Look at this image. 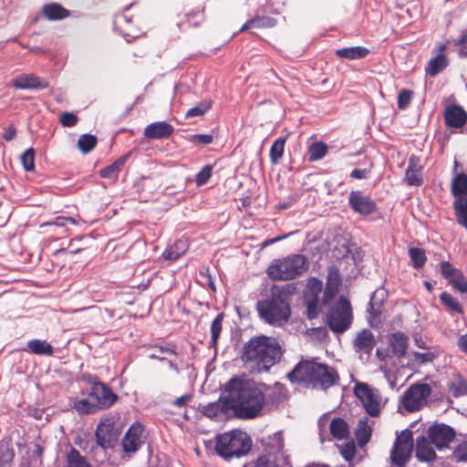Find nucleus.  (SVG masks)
<instances>
[{"mask_svg": "<svg viewBox=\"0 0 467 467\" xmlns=\"http://www.w3.org/2000/svg\"><path fill=\"white\" fill-rule=\"evenodd\" d=\"M265 385L253 380L234 377L225 385L224 403L242 419H254L262 411L268 400L275 402L274 397Z\"/></svg>", "mask_w": 467, "mask_h": 467, "instance_id": "f257e3e1", "label": "nucleus"}, {"mask_svg": "<svg viewBox=\"0 0 467 467\" xmlns=\"http://www.w3.org/2000/svg\"><path fill=\"white\" fill-rule=\"evenodd\" d=\"M282 357L281 346L274 337L261 336L244 346L242 359L252 371H266Z\"/></svg>", "mask_w": 467, "mask_h": 467, "instance_id": "f03ea898", "label": "nucleus"}, {"mask_svg": "<svg viewBox=\"0 0 467 467\" xmlns=\"http://www.w3.org/2000/svg\"><path fill=\"white\" fill-rule=\"evenodd\" d=\"M291 382H302L314 389H327L339 380L337 370L314 359L301 360L287 374Z\"/></svg>", "mask_w": 467, "mask_h": 467, "instance_id": "7ed1b4c3", "label": "nucleus"}, {"mask_svg": "<svg viewBox=\"0 0 467 467\" xmlns=\"http://www.w3.org/2000/svg\"><path fill=\"white\" fill-rule=\"evenodd\" d=\"M290 296L285 287L275 285L270 295L256 304L262 320L273 327H282L290 318Z\"/></svg>", "mask_w": 467, "mask_h": 467, "instance_id": "20e7f679", "label": "nucleus"}, {"mask_svg": "<svg viewBox=\"0 0 467 467\" xmlns=\"http://www.w3.org/2000/svg\"><path fill=\"white\" fill-rule=\"evenodd\" d=\"M265 455L247 462L244 467H293L290 456L284 450V437L278 431L267 437L265 442Z\"/></svg>", "mask_w": 467, "mask_h": 467, "instance_id": "39448f33", "label": "nucleus"}, {"mask_svg": "<svg viewBox=\"0 0 467 467\" xmlns=\"http://www.w3.org/2000/svg\"><path fill=\"white\" fill-rule=\"evenodd\" d=\"M250 437L240 430H234L216 436L215 451L224 460L239 458L251 451Z\"/></svg>", "mask_w": 467, "mask_h": 467, "instance_id": "423d86ee", "label": "nucleus"}, {"mask_svg": "<svg viewBox=\"0 0 467 467\" xmlns=\"http://www.w3.org/2000/svg\"><path fill=\"white\" fill-rule=\"evenodd\" d=\"M307 270L305 255L291 254L282 259H276L267 268V275L273 280H292L303 275Z\"/></svg>", "mask_w": 467, "mask_h": 467, "instance_id": "0eeeda50", "label": "nucleus"}, {"mask_svg": "<svg viewBox=\"0 0 467 467\" xmlns=\"http://www.w3.org/2000/svg\"><path fill=\"white\" fill-rule=\"evenodd\" d=\"M96 444L90 448V454L98 462H103L106 451L113 447L118 439V432L112 419L107 418L98 424L96 432Z\"/></svg>", "mask_w": 467, "mask_h": 467, "instance_id": "6e6552de", "label": "nucleus"}, {"mask_svg": "<svg viewBox=\"0 0 467 467\" xmlns=\"http://www.w3.org/2000/svg\"><path fill=\"white\" fill-rule=\"evenodd\" d=\"M353 319L350 302L344 296H340L327 311V324L331 331L342 334L347 331Z\"/></svg>", "mask_w": 467, "mask_h": 467, "instance_id": "1a4fd4ad", "label": "nucleus"}, {"mask_svg": "<svg viewBox=\"0 0 467 467\" xmlns=\"http://www.w3.org/2000/svg\"><path fill=\"white\" fill-rule=\"evenodd\" d=\"M431 393V389L429 384L415 383L402 395L399 409L407 412L417 411L427 403Z\"/></svg>", "mask_w": 467, "mask_h": 467, "instance_id": "9d476101", "label": "nucleus"}, {"mask_svg": "<svg viewBox=\"0 0 467 467\" xmlns=\"http://www.w3.org/2000/svg\"><path fill=\"white\" fill-rule=\"evenodd\" d=\"M413 447L412 432L409 430L397 435L390 451L391 462L398 467H403L410 458Z\"/></svg>", "mask_w": 467, "mask_h": 467, "instance_id": "9b49d317", "label": "nucleus"}, {"mask_svg": "<svg viewBox=\"0 0 467 467\" xmlns=\"http://www.w3.org/2000/svg\"><path fill=\"white\" fill-rule=\"evenodd\" d=\"M355 395L362 402L367 413L376 417L380 411V400L379 393L368 388L366 383H358L355 387Z\"/></svg>", "mask_w": 467, "mask_h": 467, "instance_id": "f8f14e48", "label": "nucleus"}, {"mask_svg": "<svg viewBox=\"0 0 467 467\" xmlns=\"http://www.w3.org/2000/svg\"><path fill=\"white\" fill-rule=\"evenodd\" d=\"M428 437L437 449L447 448L455 437L454 430L443 423L434 424L428 430Z\"/></svg>", "mask_w": 467, "mask_h": 467, "instance_id": "ddd939ff", "label": "nucleus"}, {"mask_svg": "<svg viewBox=\"0 0 467 467\" xmlns=\"http://www.w3.org/2000/svg\"><path fill=\"white\" fill-rule=\"evenodd\" d=\"M348 204L352 210L361 215H369L376 212L377 203L368 195L361 191H351L348 196Z\"/></svg>", "mask_w": 467, "mask_h": 467, "instance_id": "4468645a", "label": "nucleus"}, {"mask_svg": "<svg viewBox=\"0 0 467 467\" xmlns=\"http://www.w3.org/2000/svg\"><path fill=\"white\" fill-rule=\"evenodd\" d=\"M90 394L99 410L109 408L118 399L117 395L106 384L99 381L92 384Z\"/></svg>", "mask_w": 467, "mask_h": 467, "instance_id": "2eb2a0df", "label": "nucleus"}, {"mask_svg": "<svg viewBox=\"0 0 467 467\" xmlns=\"http://www.w3.org/2000/svg\"><path fill=\"white\" fill-rule=\"evenodd\" d=\"M143 428L140 423L132 424L122 439L123 451L128 453L136 452L142 444Z\"/></svg>", "mask_w": 467, "mask_h": 467, "instance_id": "dca6fc26", "label": "nucleus"}, {"mask_svg": "<svg viewBox=\"0 0 467 467\" xmlns=\"http://www.w3.org/2000/svg\"><path fill=\"white\" fill-rule=\"evenodd\" d=\"M441 271L442 275L455 289L462 294L467 293V280L460 270L454 268L448 262H442L441 264Z\"/></svg>", "mask_w": 467, "mask_h": 467, "instance_id": "f3484780", "label": "nucleus"}, {"mask_svg": "<svg viewBox=\"0 0 467 467\" xmlns=\"http://www.w3.org/2000/svg\"><path fill=\"white\" fill-rule=\"evenodd\" d=\"M12 86L17 89H44L48 87L47 81L34 74H24L16 77L12 80Z\"/></svg>", "mask_w": 467, "mask_h": 467, "instance_id": "a211bd4d", "label": "nucleus"}, {"mask_svg": "<svg viewBox=\"0 0 467 467\" xmlns=\"http://www.w3.org/2000/svg\"><path fill=\"white\" fill-rule=\"evenodd\" d=\"M375 345V337L368 329H362L359 331L353 341V348L355 351L367 355L371 354Z\"/></svg>", "mask_w": 467, "mask_h": 467, "instance_id": "6ab92c4d", "label": "nucleus"}, {"mask_svg": "<svg viewBox=\"0 0 467 467\" xmlns=\"http://www.w3.org/2000/svg\"><path fill=\"white\" fill-rule=\"evenodd\" d=\"M173 131V127L168 122L157 121L145 128L144 137L150 140H161L170 137Z\"/></svg>", "mask_w": 467, "mask_h": 467, "instance_id": "aec40b11", "label": "nucleus"}, {"mask_svg": "<svg viewBox=\"0 0 467 467\" xmlns=\"http://www.w3.org/2000/svg\"><path fill=\"white\" fill-rule=\"evenodd\" d=\"M444 119L448 126L461 128L465 124L467 115L462 108L453 105L446 109Z\"/></svg>", "mask_w": 467, "mask_h": 467, "instance_id": "412c9836", "label": "nucleus"}, {"mask_svg": "<svg viewBox=\"0 0 467 467\" xmlns=\"http://www.w3.org/2000/svg\"><path fill=\"white\" fill-rule=\"evenodd\" d=\"M340 285V277L336 269H330L327 275V280L324 290V304H328L330 300L337 294Z\"/></svg>", "mask_w": 467, "mask_h": 467, "instance_id": "4be33fe9", "label": "nucleus"}, {"mask_svg": "<svg viewBox=\"0 0 467 467\" xmlns=\"http://www.w3.org/2000/svg\"><path fill=\"white\" fill-rule=\"evenodd\" d=\"M431 443L424 436L417 439L416 456L420 461L431 462L436 458V453Z\"/></svg>", "mask_w": 467, "mask_h": 467, "instance_id": "5701e85b", "label": "nucleus"}, {"mask_svg": "<svg viewBox=\"0 0 467 467\" xmlns=\"http://www.w3.org/2000/svg\"><path fill=\"white\" fill-rule=\"evenodd\" d=\"M389 343L395 356L400 358L406 355L408 348V337L404 334L400 332L392 334L389 337Z\"/></svg>", "mask_w": 467, "mask_h": 467, "instance_id": "b1692460", "label": "nucleus"}, {"mask_svg": "<svg viewBox=\"0 0 467 467\" xmlns=\"http://www.w3.org/2000/svg\"><path fill=\"white\" fill-rule=\"evenodd\" d=\"M335 54L340 58L355 60L366 57L369 49L364 47H348L337 49Z\"/></svg>", "mask_w": 467, "mask_h": 467, "instance_id": "393cba45", "label": "nucleus"}, {"mask_svg": "<svg viewBox=\"0 0 467 467\" xmlns=\"http://www.w3.org/2000/svg\"><path fill=\"white\" fill-rule=\"evenodd\" d=\"M42 13L49 20H61L69 16V11L57 3L45 5Z\"/></svg>", "mask_w": 467, "mask_h": 467, "instance_id": "a878e982", "label": "nucleus"}, {"mask_svg": "<svg viewBox=\"0 0 467 467\" xmlns=\"http://www.w3.org/2000/svg\"><path fill=\"white\" fill-rule=\"evenodd\" d=\"M276 26L275 18L269 16H255L246 21L240 29L270 28Z\"/></svg>", "mask_w": 467, "mask_h": 467, "instance_id": "bb28decb", "label": "nucleus"}, {"mask_svg": "<svg viewBox=\"0 0 467 467\" xmlns=\"http://www.w3.org/2000/svg\"><path fill=\"white\" fill-rule=\"evenodd\" d=\"M330 434L338 441L347 439L349 435V428L347 421L341 418H335L329 423Z\"/></svg>", "mask_w": 467, "mask_h": 467, "instance_id": "cd10ccee", "label": "nucleus"}, {"mask_svg": "<svg viewBox=\"0 0 467 467\" xmlns=\"http://www.w3.org/2000/svg\"><path fill=\"white\" fill-rule=\"evenodd\" d=\"M26 350L36 355L52 356L53 347L46 340L32 339L27 342Z\"/></svg>", "mask_w": 467, "mask_h": 467, "instance_id": "c85d7f7f", "label": "nucleus"}, {"mask_svg": "<svg viewBox=\"0 0 467 467\" xmlns=\"http://www.w3.org/2000/svg\"><path fill=\"white\" fill-rule=\"evenodd\" d=\"M71 404L80 414H91L99 410L98 406L94 402V399H91L90 392L86 399L75 400Z\"/></svg>", "mask_w": 467, "mask_h": 467, "instance_id": "c756f323", "label": "nucleus"}, {"mask_svg": "<svg viewBox=\"0 0 467 467\" xmlns=\"http://www.w3.org/2000/svg\"><path fill=\"white\" fill-rule=\"evenodd\" d=\"M128 159V155L121 156L117 161H115L112 164L101 169L99 171V175L101 178L108 179H116L123 168L126 161Z\"/></svg>", "mask_w": 467, "mask_h": 467, "instance_id": "7c9ffc66", "label": "nucleus"}, {"mask_svg": "<svg viewBox=\"0 0 467 467\" xmlns=\"http://www.w3.org/2000/svg\"><path fill=\"white\" fill-rule=\"evenodd\" d=\"M188 248V244L186 240H177L171 246L167 248L162 255L167 260L174 261L178 259L182 254H183Z\"/></svg>", "mask_w": 467, "mask_h": 467, "instance_id": "2f4dec72", "label": "nucleus"}, {"mask_svg": "<svg viewBox=\"0 0 467 467\" xmlns=\"http://www.w3.org/2000/svg\"><path fill=\"white\" fill-rule=\"evenodd\" d=\"M448 388L454 398L467 395V380L460 375H455L450 380Z\"/></svg>", "mask_w": 467, "mask_h": 467, "instance_id": "473e14b6", "label": "nucleus"}, {"mask_svg": "<svg viewBox=\"0 0 467 467\" xmlns=\"http://www.w3.org/2000/svg\"><path fill=\"white\" fill-rule=\"evenodd\" d=\"M448 66V60L443 54H437V56L431 58L426 67V73L431 77L437 76Z\"/></svg>", "mask_w": 467, "mask_h": 467, "instance_id": "72a5a7b5", "label": "nucleus"}, {"mask_svg": "<svg viewBox=\"0 0 467 467\" xmlns=\"http://www.w3.org/2000/svg\"><path fill=\"white\" fill-rule=\"evenodd\" d=\"M307 151L308 161L310 162H315L320 161L327 154L328 147L322 141H316L308 146Z\"/></svg>", "mask_w": 467, "mask_h": 467, "instance_id": "f704fd0d", "label": "nucleus"}, {"mask_svg": "<svg viewBox=\"0 0 467 467\" xmlns=\"http://www.w3.org/2000/svg\"><path fill=\"white\" fill-rule=\"evenodd\" d=\"M451 193L454 196L467 194V175L465 173L457 174L451 182Z\"/></svg>", "mask_w": 467, "mask_h": 467, "instance_id": "c9c22d12", "label": "nucleus"}, {"mask_svg": "<svg viewBox=\"0 0 467 467\" xmlns=\"http://www.w3.org/2000/svg\"><path fill=\"white\" fill-rule=\"evenodd\" d=\"M453 207L458 223L467 229V199L459 198L455 200Z\"/></svg>", "mask_w": 467, "mask_h": 467, "instance_id": "e433bc0d", "label": "nucleus"}, {"mask_svg": "<svg viewBox=\"0 0 467 467\" xmlns=\"http://www.w3.org/2000/svg\"><path fill=\"white\" fill-rule=\"evenodd\" d=\"M285 141L286 139L283 137H280L274 141L273 145L271 146L269 153L272 163H277L283 157Z\"/></svg>", "mask_w": 467, "mask_h": 467, "instance_id": "4c0bfd02", "label": "nucleus"}, {"mask_svg": "<svg viewBox=\"0 0 467 467\" xmlns=\"http://www.w3.org/2000/svg\"><path fill=\"white\" fill-rule=\"evenodd\" d=\"M440 299L448 311L456 312L458 314L463 313L462 306L451 295L443 292L440 296Z\"/></svg>", "mask_w": 467, "mask_h": 467, "instance_id": "58836bf2", "label": "nucleus"}, {"mask_svg": "<svg viewBox=\"0 0 467 467\" xmlns=\"http://www.w3.org/2000/svg\"><path fill=\"white\" fill-rule=\"evenodd\" d=\"M66 467H90V465L76 449L72 448L67 453Z\"/></svg>", "mask_w": 467, "mask_h": 467, "instance_id": "ea45409f", "label": "nucleus"}, {"mask_svg": "<svg viewBox=\"0 0 467 467\" xmlns=\"http://www.w3.org/2000/svg\"><path fill=\"white\" fill-rule=\"evenodd\" d=\"M97 145V138L91 134H83L78 140V147L83 153H88Z\"/></svg>", "mask_w": 467, "mask_h": 467, "instance_id": "a19ab883", "label": "nucleus"}, {"mask_svg": "<svg viewBox=\"0 0 467 467\" xmlns=\"http://www.w3.org/2000/svg\"><path fill=\"white\" fill-rule=\"evenodd\" d=\"M212 107V101L205 99L199 102L196 106L189 109L185 114L186 118L201 117L204 115Z\"/></svg>", "mask_w": 467, "mask_h": 467, "instance_id": "79ce46f5", "label": "nucleus"}, {"mask_svg": "<svg viewBox=\"0 0 467 467\" xmlns=\"http://www.w3.org/2000/svg\"><path fill=\"white\" fill-rule=\"evenodd\" d=\"M409 255L412 262L413 267L416 269L423 266L427 259L424 250L418 247H410L409 249Z\"/></svg>", "mask_w": 467, "mask_h": 467, "instance_id": "37998d69", "label": "nucleus"}, {"mask_svg": "<svg viewBox=\"0 0 467 467\" xmlns=\"http://www.w3.org/2000/svg\"><path fill=\"white\" fill-rule=\"evenodd\" d=\"M223 320V314L220 313L216 316V317L213 320L211 325V339L212 344L216 346L218 338L220 337L222 331V323Z\"/></svg>", "mask_w": 467, "mask_h": 467, "instance_id": "c03bdc74", "label": "nucleus"}, {"mask_svg": "<svg viewBox=\"0 0 467 467\" xmlns=\"http://www.w3.org/2000/svg\"><path fill=\"white\" fill-rule=\"evenodd\" d=\"M21 163L26 171L35 170V150L27 149L20 157Z\"/></svg>", "mask_w": 467, "mask_h": 467, "instance_id": "a18cd8bd", "label": "nucleus"}, {"mask_svg": "<svg viewBox=\"0 0 467 467\" xmlns=\"http://www.w3.org/2000/svg\"><path fill=\"white\" fill-rule=\"evenodd\" d=\"M224 405L226 406L224 402L223 404H222L220 401L209 403L208 405L203 407L202 412L205 416L211 419L216 418L222 412Z\"/></svg>", "mask_w": 467, "mask_h": 467, "instance_id": "49530a36", "label": "nucleus"}, {"mask_svg": "<svg viewBox=\"0 0 467 467\" xmlns=\"http://www.w3.org/2000/svg\"><path fill=\"white\" fill-rule=\"evenodd\" d=\"M213 166L207 164L196 174L195 182L197 185L205 184L212 176Z\"/></svg>", "mask_w": 467, "mask_h": 467, "instance_id": "de8ad7c7", "label": "nucleus"}, {"mask_svg": "<svg viewBox=\"0 0 467 467\" xmlns=\"http://www.w3.org/2000/svg\"><path fill=\"white\" fill-rule=\"evenodd\" d=\"M412 95H413V92L411 90L402 89L399 93V97H398L399 109H406L410 103Z\"/></svg>", "mask_w": 467, "mask_h": 467, "instance_id": "09e8293b", "label": "nucleus"}, {"mask_svg": "<svg viewBox=\"0 0 467 467\" xmlns=\"http://www.w3.org/2000/svg\"><path fill=\"white\" fill-rule=\"evenodd\" d=\"M15 457V452L12 449L8 448L7 446H1L0 447V463L4 465L5 467L9 464Z\"/></svg>", "mask_w": 467, "mask_h": 467, "instance_id": "8fccbe9b", "label": "nucleus"}, {"mask_svg": "<svg viewBox=\"0 0 467 467\" xmlns=\"http://www.w3.org/2000/svg\"><path fill=\"white\" fill-rule=\"evenodd\" d=\"M340 454L347 461L350 462L356 454V446L354 442H348L340 447Z\"/></svg>", "mask_w": 467, "mask_h": 467, "instance_id": "3c124183", "label": "nucleus"}, {"mask_svg": "<svg viewBox=\"0 0 467 467\" xmlns=\"http://www.w3.org/2000/svg\"><path fill=\"white\" fill-rule=\"evenodd\" d=\"M453 457L457 462L467 461V441L461 442L453 451Z\"/></svg>", "mask_w": 467, "mask_h": 467, "instance_id": "603ef678", "label": "nucleus"}, {"mask_svg": "<svg viewBox=\"0 0 467 467\" xmlns=\"http://www.w3.org/2000/svg\"><path fill=\"white\" fill-rule=\"evenodd\" d=\"M370 428L367 425H364L363 427L359 428L357 431V440L359 443V445H365L369 438H370Z\"/></svg>", "mask_w": 467, "mask_h": 467, "instance_id": "864d4df0", "label": "nucleus"}, {"mask_svg": "<svg viewBox=\"0 0 467 467\" xmlns=\"http://www.w3.org/2000/svg\"><path fill=\"white\" fill-rule=\"evenodd\" d=\"M67 223H69L71 224H78V221L69 216H57L55 218L54 221L46 223V225H57L58 227H63L66 225Z\"/></svg>", "mask_w": 467, "mask_h": 467, "instance_id": "5fc2aeb1", "label": "nucleus"}, {"mask_svg": "<svg viewBox=\"0 0 467 467\" xmlns=\"http://www.w3.org/2000/svg\"><path fill=\"white\" fill-rule=\"evenodd\" d=\"M60 122L64 127H73L78 122V117L71 112L65 111L60 116Z\"/></svg>", "mask_w": 467, "mask_h": 467, "instance_id": "6e6d98bb", "label": "nucleus"}, {"mask_svg": "<svg viewBox=\"0 0 467 467\" xmlns=\"http://www.w3.org/2000/svg\"><path fill=\"white\" fill-rule=\"evenodd\" d=\"M418 170H406V180L410 185H420L422 182L421 178L418 174Z\"/></svg>", "mask_w": 467, "mask_h": 467, "instance_id": "4d7b16f0", "label": "nucleus"}, {"mask_svg": "<svg viewBox=\"0 0 467 467\" xmlns=\"http://www.w3.org/2000/svg\"><path fill=\"white\" fill-rule=\"evenodd\" d=\"M151 349L153 350V352L151 354H150V358H158V359H161V360H163L164 358H160L159 357V354H175L174 350L170 348H166V347H161V346H153L151 347Z\"/></svg>", "mask_w": 467, "mask_h": 467, "instance_id": "13d9d810", "label": "nucleus"}, {"mask_svg": "<svg viewBox=\"0 0 467 467\" xmlns=\"http://www.w3.org/2000/svg\"><path fill=\"white\" fill-rule=\"evenodd\" d=\"M308 290L315 296L317 298V295L322 291L323 283L317 278H311L307 283Z\"/></svg>", "mask_w": 467, "mask_h": 467, "instance_id": "bf43d9fd", "label": "nucleus"}, {"mask_svg": "<svg viewBox=\"0 0 467 467\" xmlns=\"http://www.w3.org/2000/svg\"><path fill=\"white\" fill-rule=\"evenodd\" d=\"M213 140V137L211 134H194L191 137V141L202 145L211 144Z\"/></svg>", "mask_w": 467, "mask_h": 467, "instance_id": "052dcab7", "label": "nucleus"}, {"mask_svg": "<svg viewBox=\"0 0 467 467\" xmlns=\"http://www.w3.org/2000/svg\"><path fill=\"white\" fill-rule=\"evenodd\" d=\"M415 360L420 364H424L428 362H431L435 358L432 352L427 351L423 353L415 352L414 353Z\"/></svg>", "mask_w": 467, "mask_h": 467, "instance_id": "680f3d73", "label": "nucleus"}, {"mask_svg": "<svg viewBox=\"0 0 467 467\" xmlns=\"http://www.w3.org/2000/svg\"><path fill=\"white\" fill-rule=\"evenodd\" d=\"M204 18V13L202 11L195 12L189 16L188 17V26H198L201 25V21Z\"/></svg>", "mask_w": 467, "mask_h": 467, "instance_id": "e2e57ef3", "label": "nucleus"}, {"mask_svg": "<svg viewBox=\"0 0 467 467\" xmlns=\"http://www.w3.org/2000/svg\"><path fill=\"white\" fill-rule=\"evenodd\" d=\"M317 306V298H314L312 300L307 301V315L309 318L317 317L318 314Z\"/></svg>", "mask_w": 467, "mask_h": 467, "instance_id": "0e129e2a", "label": "nucleus"}, {"mask_svg": "<svg viewBox=\"0 0 467 467\" xmlns=\"http://www.w3.org/2000/svg\"><path fill=\"white\" fill-rule=\"evenodd\" d=\"M370 174V169H355L350 172L352 179L363 180L367 179Z\"/></svg>", "mask_w": 467, "mask_h": 467, "instance_id": "69168bd1", "label": "nucleus"}, {"mask_svg": "<svg viewBox=\"0 0 467 467\" xmlns=\"http://www.w3.org/2000/svg\"><path fill=\"white\" fill-rule=\"evenodd\" d=\"M327 419V415L325 414L318 420L319 436L322 442L326 441L325 432Z\"/></svg>", "mask_w": 467, "mask_h": 467, "instance_id": "338daca9", "label": "nucleus"}, {"mask_svg": "<svg viewBox=\"0 0 467 467\" xmlns=\"http://www.w3.org/2000/svg\"><path fill=\"white\" fill-rule=\"evenodd\" d=\"M458 54L460 57H467V34L458 42Z\"/></svg>", "mask_w": 467, "mask_h": 467, "instance_id": "774afa93", "label": "nucleus"}]
</instances>
